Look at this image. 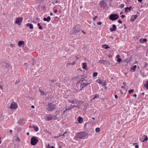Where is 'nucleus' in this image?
Listing matches in <instances>:
<instances>
[{
  "instance_id": "f257e3e1",
  "label": "nucleus",
  "mask_w": 148,
  "mask_h": 148,
  "mask_svg": "<svg viewBox=\"0 0 148 148\" xmlns=\"http://www.w3.org/2000/svg\"><path fill=\"white\" fill-rule=\"evenodd\" d=\"M79 76L81 77H80V79L77 82L76 84V86L78 90H82L83 88L86 86H87L90 83L87 82L84 79V78L86 77H82V76L81 75Z\"/></svg>"
},
{
  "instance_id": "f03ea898",
  "label": "nucleus",
  "mask_w": 148,
  "mask_h": 148,
  "mask_svg": "<svg viewBox=\"0 0 148 148\" xmlns=\"http://www.w3.org/2000/svg\"><path fill=\"white\" fill-rule=\"evenodd\" d=\"M87 134L84 132H78L76 133L74 139L76 140H78L79 139L84 138L87 136Z\"/></svg>"
},
{
  "instance_id": "7ed1b4c3",
  "label": "nucleus",
  "mask_w": 148,
  "mask_h": 148,
  "mask_svg": "<svg viewBox=\"0 0 148 148\" xmlns=\"http://www.w3.org/2000/svg\"><path fill=\"white\" fill-rule=\"evenodd\" d=\"M80 27L81 26L79 25H76L73 28V34L74 35H78L79 33L81 31Z\"/></svg>"
},
{
  "instance_id": "20e7f679",
  "label": "nucleus",
  "mask_w": 148,
  "mask_h": 148,
  "mask_svg": "<svg viewBox=\"0 0 148 148\" xmlns=\"http://www.w3.org/2000/svg\"><path fill=\"white\" fill-rule=\"evenodd\" d=\"M56 106L52 103H50L48 104L46 106V109L49 111H52L56 108Z\"/></svg>"
},
{
  "instance_id": "39448f33",
  "label": "nucleus",
  "mask_w": 148,
  "mask_h": 148,
  "mask_svg": "<svg viewBox=\"0 0 148 148\" xmlns=\"http://www.w3.org/2000/svg\"><path fill=\"white\" fill-rule=\"evenodd\" d=\"M38 141V140L36 137H33L31 138V144L33 145H35L36 144Z\"/></svg>"
},
{
  "instance_id": "423d86ee",
  "label": "nucleus",
  "mask_w": 148,
  "mask_h": 148,
  "mask_svg": "<svg viewBox=\"0 0 148 148\" xmlns=\"http://www.w3.org/2000/svg\"><path fill=\"white\" fill-rule=\"evenodd\" d=\"M17 107V104L15 102H13L11 103L9 108L11 109H16Z\"/></svg>"
},
{
  "instance_id": "0eeeda50",
  "label": "nucleus",
  "mask_w": 148,
  "mask_h": 148,
  "mask_svg": "<svg viewBox=\"0 0 148 148\" xmlns=\"http://www.w3.org/2000/svg\"><path fill=\"white\" fill-rule=\"evenodd\" d=\"M68 101L71 103L75 104V106H78V100L77 99L73 100H68Z\"/></svg>"
},
{
  "instance_id": "6e6552de",
  "label": "nucleus",
  "mask_w": 148,
  "mask_h": 148,
  "mask_svg": "<svg viewBox=\"0 0 148 148\" xmlns=\"http://www.w3.org/2000/svg\"><path fill=\"white\" fill-rule=\"evenodd\" d=\"M119 16L117 14H112L110 16L109 18H118Z\"/></svg>"
},
{
  "instance_id": "1a4fd4ad",
  "label": "nucleus",
  "mask_w": 148,
  "mask_h": 148,
  "mask_svg": "<svg viewBox=\"0 0 148 148\" xmlns=\"http://www.w3.org/2000/svg\"><path fill=\"white\" fill-rule=\"evenodd\" d=\"M140 139L141 141L144 142L148 140V138L147 136L144 135L140 137Z\"/></svg>"
},
{
  "instance_id": "9d476101",
  "label": "nucleus",
  "mask_w": 148,
  "mask_h": 148,
  "mask_svg": "<svg viewBox=\"0 0 148 148\" xmlns=\"http://www.w3.org/2000/svg\"><path fill=\"white\" fill-rule=\"evenodd\" d=\"M53 117L52 115L50 114H48L45 117V120L47 121L51 120Z\"/></svg>"
},
{
  "instance_id": "9b49d317",
  "label": "nucleus",
  "mask_w": 148,
  "mask_h": 148,
  "mask_svg": "<svg viewBox=\"0 0 148 148\" xmlns=\"http://www.w3.org/2000/svg\"><path fill=\"white\" fill-rule=\"evenodd\" d=\"M100 4L101 7L103 8L106 7V4L104 1H102L100 2Z\"/></svg>"
},
{
  "instance_id": "f8f14e48",
  "label": "nucleus",
  "mask_w": 148,
  "mask_h": 148,
  "mask_svg": "<svg viewBox=\"0 0 148 148\" xmlns=\"http://www.w3.org/2000/svg\"><path fill=\"white\" fill-rule=\"evenodd\" d=\"M99 62L103 64H107L108 63L109 64H110L109 62L105 60H99Z\"/></svg>"
},
{
  "instance_id": "ddd939ff",
  "label": "nucleus",
  "mask_w": 148,
  "mask_h": 148,
  "mask_svg": "<svg viewBox=\"0 0 148 148\" xmlns=\"http://www.w3.org/2000/svg\"><path fill=\"white\" fill-rule=\"evenodd\" d=\"M23 19H16V21L15 22V23L18 24L19 25H21V23Z\"/></svg>"
},
{
  "instance_id": "4468645a",
  "label": "nucleus",
  "mask_w": 148,
  "mask_h": 148,
  "mask_svg": "<svg viewBox=\"0 0 148 148\" xmlns=\"http://www.w3.org/2000/svg\"><path fill=\"white\" fill-rule=\"evenodd\" d=\"M2 66L3 67H5L6 68H8L9 67V65L6 62H4L2 63Z\"/></svg>"
},
{
  "instance_id": "2eb2a0df",
  "label": "nucleus",
  "mask_w": 148,
  "mask_h": 148,
  "mask_svg": "<svg viewBox=\"0 0 148 148\" xmlns=\"http://www.w3.org/2000/svg\"><path fill=\"white\" fill-rule=\"evenodd\" d=\"M110 30L111 32H114L116 30V27L115 25L114 24L112 25V28H110Z\"/></svg>"
},
{
  "instance_id": "dca6fc26",
  "label": "nucleus",
  "mask_w": 148,
  "mask_h": 148,
  "mask_svg": "<svg viewBox=\"0 0 148 148\" xmlns=\"http://www.w3.org/2000/svg\"><path fill=\"white\" fill-rule=\"evenodd\" d=\"M24 43L25 42L24 41H20L18 42V45L19 46L21 47L22 45H24Z\"/></svg>"
},
{
  "instance_id": "f3484780",
  "label": "nucleus",
  "mask_w": 148,
  "mask_h": 148,
  "mask_svg": "<svg viewBox=\"0 0 148 148\" xmlns=\"http://www.w3.org/2000/svg\"><path fill=\"white\" fill-rule=\"evenodd\" d=\"M27 27H29L30 29H33V26L32 24L31 23H28L27 24Z\"/></svg>"
},
{
  "instance_id": "a211bd4d",
  "label": "nucleus",
  "mask_w": 148,
  "mask_h": 148,
  "mask_svg": "<svg viewBox=\"0 0 148 148\" xmlns=\"http://www.w3.org/2000/svg\"><path fill=\"white\" fill-rule=\"evenodd\" d=\"M79 123H81L83 121V119L80 116L77 119Z\"/></svg>"
},
{
  "instance_id": "6ab92c4d",
  "label": "nucleus",
  "mask_w": 148,
  "mask_h": 148,
  "mask_svg": "<svg viewBox=\"0 0 148 148\" xmlns=\"http://www.w3.org/2000/svg\"><path fill=\"white\" fill-rule=\"evenodd\" d=\"M132 8V7L131 6H130L129 7H126L125 8V12H127L128 11V10H129V11H130L131 10Z\"/></svg>"
},
{
  "instance_id": "aec40b11",
  "label": "nucleus",
  "mask_w": 148,
  "mask_h": 148,
  "mask_svg": "<svg viewBox=\"0 0 148 148\" xmlns=\"http://www.w3.org/2000/svg\"><path fill=\"white\" fill-rule=\"evenodd\" d=\"M147 41V39L146 38H144V39L141 38L140 40V42L142 43H143L144 42H146Z\"/></svg>"
},
{
  "instance_id": "412c9836",
  "label": "nucleus",
  "mask_w": 148,
  "mask_h": 148,
  "mask_svg": "<svg viewBox=\"0 0 148 148\" xmlns=\"http://www.w3.org/2000/svg\"><path fill=\"white\" fill-rule=\"evenodd\" d=\"M103 48L105 49H107L110 48V47L109 46H108L106 45H103Z\"/></svg>"
},
{
  "instance_id": "4be33fe9",
  "label": "nucleus",
  "mask_w": 148,
  "mask_h": 148,
  "mask_svg": "<svg viewBox=\"0 0 148 148\" xmlns=\"http://www.w3.org/2000/svg\"><path fill=\"white\" fill-rule=\"evenodd\" d=\"M144 86L145 87L146 89H148V81L146 82V84H145Z\"/></svg>"
},
{
  "instance_id": "5701e85b",
  "label": "nucleus",
  "mask_w": 148,
  "mask_h": 148,
  "mask_svg": "<svg viewBox=\"0 0 148 148\" xmlns=\"http://www.w3.org/2000/svg\"><path fill=\"white\" fill-rule=\"evenodd\" d=\"M33 128L34 129V130L35 131H38V128L35 126H33Z\"/></svg>"
},
{
  "instance_id": "b1692460",
  "label": "nucleus",
  "mask_w": 148,
  "mask_h": 148,
  "mask_svg": "<svg viewBox=\"0 0 148 148\" xmlns=\"http://www.w3.org/2000/svg\"><path fill=\"white\" fill-rule=\"evenodd\" d=\"M83 68L84 69H85L86 67L87 66V64L86 63L84 62L83 63Z\"/></svg>"
},
{
  "instance_id": "393cba45",
  "label": "nucleus",
  "mask_w": 148,
  "mask_h": 148,
  "mask_svg": "<svg viewBox=\"0 0 148 148\" xmlns=\"http://www.w3.org/2000/svg\"><path fill=\"white\" fill-rule=\"evenodd\" d=\"M138 15L136 14L135 15H133L132 16L131 18H136L138 17Z\"/></svg>"
},
{
  "instance_id": "a878e982",
  "label": "nucleus",
  "mask_w": 148,
  "mask_h": 148,
  "mask_svg": "<svg viewBox=\"0 0 148 148\" xmlns=\"http://www.w3.org/2000/svg\"><path fill=\"white\" fill-rule=\"evenodd\" d=\"M37 25L38 27V28L39 29H42V27L40 25V24L39 23H38L37 24Z\"/></svg>"
},
{
  "instance_id": "bb28decb",
  "label": "nucleus",
  "mask_w": 148,
  "mask_h": 148,
  "mask_svg": "<svg viewBox=\"0 0 148 148\" xmlns=\"http://www.w3.org/2000/svg\"><path fill=\"white\" fill-rule=\"evenodd\" d=\"M136 65H134L132 67V69H133V71H135V69L136 68Z\"/></svg>"
},
{
  "instance_id": "cd10ccee",
  "label": "nucleus",
  "mask_w": 148,
  "mask_h": 148,
  "mask_svg": "<svg viewBox=\"0 0 148 148\" xmlns=\"http://www.w3.org/2000/svg\"><path fill=\"white\" fill-rule=\"evenodd\" d=\"M100 131V129L99 127H97L95 129V131L97 132H99Z\"/></svg>"
},
{
  "instance_id": "c85d7f7f",
  "label": "nucleus",
  "mask_w": 148,
  "mask_h": 148,
  "mask_svg": "<svg viewBox=\"0 0 148 148\" xmlns=\"http://www.w3.org/2000/svg\"><path fill=\"white\" fill-rule=\"evenodd\" d=\"M97 74L98 73L97 72H94L93 73V77H95L97 76Z\"/></svg>"
},
{
  "instance_id": "c756f323",
  "label": "nucleus",
  "mask_w": 148,
  "mask_h": 148,
  "mask_svg": "<svg viewBox=\"0 0 148 148\" xmlns=\"http://www.w3.org/2000/svg\"><path fill=\"white\" fill-rule=\"evenodd\" d=\"M73 106H72L71 107H69L68 108H66V110H71L73 108Z\"/></svg>"
},
{
  "instance_id": "7c9ffc66",
  "label": "nucleus",
  "mask_w": 148,
  "mask_h": 148,
  "mask_svg": "<svg viewBox=\"0 0 148 148\" xmlns=\"http://www.w3.org/2000/svg\"><path fill=\"white\" fill-rule=\"evenodd\" d=\"M134 91V90L133 89H131L130 90H128V92L129 94H131V93L132 92H133Z\"/></svg>"
},
{
  "instance_id": "2f4dec72",
  "label": "nucleus",
  "mask_w": 148,
  "mask_h": 148,
  "mask_svg": "<svg viewBox=\"0 0 148 148\" xmlns=\"http://www.w3.org/2000/svg\"><path fill=\"white\" fill-rule=\"evenodd\" d=\"M97 82L99 83L100 84H101L103 83V82L102 80H98L97 81Z\"/></svg>"
},
{
  "instance_id": "473e14b6",
  "label": "nucleus",
  "mask_w": 148,
  "mask_h": 148,
  "mask_svg": "<svg viewBox=\"0 0 148 148\" xmlns=\"http://www.w3.org/2000/svg\"><path fill=\"white\" fill-rule=\"evenodd\" d=\"M122 60V59L121 58H118L117 59V61L118 62H121Z\"/></svg>"
},
{
  "instance_id": "72a5a7b5",
  "label": "nucleus",
  "mask_w": 148,
  "mask_h": 148,
  "mask_svg": "<svg viewBox=\"0 0 148 148\" xmlns=\"http://www.w3.org/2000/svg\"><path fill=\"white\" fill-rule=\"evenodd\" d=\"M40 92L41 93V95H45V93L44 92H43V91H41V90H40Z\"/></svg>"
},
{
  "instance_id": "f704fd0d",
  "label": "nucleus",
  "mask_w": 148,
  "mask_h": 148,
  "mask_svg": "<svg viewBox=\"0 0 148 148\" xmlns=\"http://www.w3.org/2000/svg\"><path fill=\"white\" fill-rule=\"evenodd\" d=\"M45 21H47V22H49L51 19H43Z\"/></svg>"
},
{
  "instance_id": "c9c22d12",
  "label": "nucleus",
  "mask_w": 148,
  "mask_h": 148,
  "mask_svg": "<svg viewBox=\"0 0 148 148\" xmlns=\"http://www.w3.org/2000/svg\"><path fill=\"white\" fill-rule=\"evenodd\" d=\"M19 82V81H16L15 83V84H17Z\"/></svg>"
},
{
  "instance_id": "e433bc0d",
  "label": "nucleus",
  "mask_w": 148,
  "mask_h": 148,
  "mask_svg": "<svg viewBox=\"0 0 148 148\" xmlns=\"http://www.w3.org/2000/svg\"><path fill=\"white\" fill-rule=\"evenodd\" d=\"M124 4H121V5H120V6L121 7V8H123L124 7Z\"/></svg>"
},
{
  "instance_id": "4c0bfd02",
  "label": "nucleus",
  "mask_w": 148,
  "mask_h": 148,
  "mask_svg": "<svg viewBox=\"0 0 148 148\" xmlns=\"http://www.w3.org/2000/svg\"><path fill=\"white\" fill-rule=\"evenodd\" d=\"M66 133V132H65V133L63 134H59V136H65L64 135Z\"/></svg>"
},
{
  "instance_id": "58836bf2",
  "label": "nucleus",
  "mask_w": 148,
  "mask_h": 148,
  "mask_svg": "<svg viewBox=\"0 0 148 148\" xmlns=\"http://www.w3.org/2000/svg\"><path fill=\"white\" fill-rule=\"evenodd\" d=\"M103 84H102V86H104L106 85V82H104L103 83Z\"/></svg>"
},
{
  "instance_id": "ea45409f",
  "label": "nucleus",
  "mask_w": 148,
  "mask_h": 148,
  "mask_svg": "<svg viewBox=\"0 0 148 148\" xmlns=\"http://www.w3.org/2000/svg\"><path fill=\"white\" fill-rule=\"evenodd\" d=\"M101 22H99L98 23H97V24L98 25H100L101 24Z\"/></svg>"
},
{
  "instance_id": "a19ab883",
  "label": "nucleus",
  "mask_w": 148,
  "mask_h": 148,
  "mask_svg": "<svg viewBox=\"0 0 148 148\" xmlns=\"http://www.w3.org/2000/svg\"><path fill=\"white\" fill-rule=\"evenodd\" d=\"M50 148V146L49 144H48L47 145L46 148Z\"/></svg>"
},
{
  "instance_id": "79ce46f5",
  "label": "nucleus",
  "mask_w": 148,
  "mask_h": 148,
  "mask_svg": "<svg viewBox=\"0 0 148 148\" xmlns=\"http://www.w3.org/2000/svg\"><path fill=\"white\" fill-rule=\"evenodd\" d=\"M125 15H122L121 16V17L122 18H124L125 17Z\"/></svg>"
},
{
  "instance_id": "37998d69",
  "label": "nucleus",
  "mask_w": 148,
  "mask_h": 148,
  "mask_svg": "<svg viewBox=\"0 0 148 148\" xmlns=\"http://www.w3.org/2000/svg\"><path fill=\"white\" fill-rule=\"evenodd\" d=\"M55 3H60V1H59L56 0V1Z\"/></svg>"
},
{
  "instance_id": "c03bdc74",
  "label": "nucleus",
  "mask_w": 148,
  "mask_h": 148,
  "mask_svg": "<svg viewBox=\"0 0 148 148\" xmlns=\"http://www.w3.org/2000/svg\"><path fill=\"white\" fill-rule=\"evenodd\" d=\"M135 19H130V21L131 22H133L134 21Z\"/></svg>"
},
{
  "instance_id": "a18cd8bd",
  "label": "nucleus",
  "mask_w": 148,
  "mask_h": 148,
  "mask_svg": "<svg viewBox=\"0 0 148 148\" xmlns=\"http://www.w3.org/2000/svg\"><path fill=\"white\" fill-rule=\"evenodd\" d=\"M119 57H120V56H119V55H117L116 56V58H119Z\"/></svg>"
},
{
  "instance_id": "49530a36",
  "label": "nucleus",
  "mask_w": 148,
  "mask_h": 148,
  "mask_svg": "<svg viewBox=\"0 0 148 148\" xmlns=\"http://www.w3.org/2000/svg\"><path fill=\"white\" fill-rule=\"evenodd\" d=\"M16 140H17L18 141H19L20 139L18 137H16Z\"/></svg>"
},
{
  "instance_id": "de8ad7c7",
  "label": "nucleus",
  "mask_w": 148,
  "mask_h": 148,
  "mask_svg": "<svg viewBox=\"0 0 148 148\" xmlns=\"http://www.w3.org/2000/svg\"><path fill=\"white\" fill-rule=\"evenodd\" d=\"M53 116H55V117L54 118V120H56L57 119V117H56V115L55 116L54 115Z\"/></svg>"
},
{
  "instance_id": "09e8293b",
  "label": "nucleus",
  "mask_w": 148,
  "mask_h": 148,
  "mask_svg": "<svg viewBox=\"0 0 148 148\" xmlns=\"http://www.w3.org/2000/svg\"><path fill=\"white\" fill-rule=\"evenodd\" d=\"M118 22L120 23H122V21L120 20H119L118 21Z\"/></svg>"
},
{
  "instance_id": "8fccbe9b",
  "label": "nucleus",
  "mask_w": 148,
  "mask_h": 148,
  "mask_svg": "<svg viewBox=\"0 0 148 148\" xmlns=\"http://www.w3.org/2000/svg\"><path fill=\"white\" fill-rule=\"evenodd\" d=\"M139 147V146L138 145H135V147L136 148H138Z\"/></svg>"
},
{
  "instance_id": "3c124183",
  "label": "nucleus",
  "mask_w": 148,
  "mask_h": 148,
  "mask_svg": "<svg viewBox=\"0 0 148 148\" xmlns=\"http://www.w3.org/2000/svg\"><path fill=\"white\" fill-rule=\"evenodd\" d=\"M14 46V45H13V44H11L10 45V46L11 47H13V46Z\"/></svg>"
},
{
  "instance_id": "603ef678",
  "label": "nucleus",
  "mask_w": 148,
  "mask_h": 148,
  "mask_svg": "<svg viewBox=\"0 0 148 148\" xmlns=\"http://www.w3.org/2000/svg\"><path fill=\"white\" fill-rule=\"evenodd\" d=\"M32 62H33V63H32V64H32V65H34V60H32Z\"/></svg>"
},
{
  "instance_id": "864d4df0",
  "label": "nucleus",
  "mask_w": 148,
  "mask_h": 148,
  "mask_svg": "<svg viewBox=\"0 0 148 148\" xmlns=\"http://www.w3.org/2000/svg\"><path fill=\"white\" fill-rule=\"evenodd\" d=\"M115 97L116 99H117L118 98V96H117V95H115Z\"/></svg>"
},
{
  "instance_id": "5fc2aeb1",
  "label": "nucleus",
  "mask_w": 148,
  "mask_h": 148,
  "mask_svg": "<svg viewBox=\"0 0 148 148\" xmlns=\"http://www.w3.org/2000/svg\"><path fill=\"white\" fill-rule=\"evenodd\" d=\"M57 12V10H54V12L55 13H56Z\"/></svg>"
},
{
  "instance_id": "6e6d98bb",
  "label": "nucleus",
  "mask_w": 148,
  "mask_h": 148,
  "mask_svg": "<svg viewBox=\"0 0 148 148\" xmlns=\"http://www.w3.org/2000/svg\"><path fill=\"white\" fill-rule=\"evenodd\" d=\"M108 56L109 58H110L111 57V56L110 55H109Z\"/></svg>"
},
{
  "instance_id": "4d7b16f0",
  "label": "nucleus",
  "mask_w": 148,
  "mask_h": 148,
  "mask_svg": "<svg viewBox=\"0 0 148 148\" xmlns=\"http://www.w3.org/2000/svg\"><path fill=\"white\" fill-rule=\"evenodd\" d=\"M9 132L10 133H11L12 132V130H10Z\"/></svg>"
},
{
  "instance_id": "13d9d810",
  "label": "nucleus",
  "mask_w": 148,
  "mask_h": 148,
  "mask_svg": "<svg viewBox=\"0 0 148 148\" xmlns=\"http://www.w3.org/2000/svg\"><path fill=\"white\" fill-rule=\"evenodd\" d=\"M133 96L134 97H136L137 96H136V94H135L133 95Z\"/></svg>"
},
{
  "instance_id": "bf43d9fd",
  "label": "nucleus",
  "mask_w": 148,
  "mask_h": 148,
  "mask_svg": "<svg viewBox=\"0 0 148 148\" xmlns=\"http://www.w3.org/2000/svg\"><path fill=\"white\" fill-rule=\"evenodd\" d=\"M0 89H1L2 90L3 89L2 87V86L0 85Z\"/></svg>"
},
{
  "instance_id": "052dcab7",
  "label": "nucleus",
  "mask_w": 148,
  "mask_h": 148,
  "mask_svg": "<svg viewBox=\"0 0 148 148\" xmlns=\"http://www.w3.org/2000/svg\"><path fill=\"white\" fill-rule=\"evenodd\" d=\"M138 1L140 2H141L142 1V0H137Z\"/></svg>"
},
{
  "instance_id": "680f3d73",
  "label": "nucleus",
  "mask_w": 148,
  "mask_h": 148,
  "mask_svg": "<svg viewBox=\"0 0 148 148\" xmlns=\"http://www.w3.org/2000/svg\"><path fill=\"white\" fill-rule=\"evenodd\" d=\"M75 62H73L71 64V63L70 64H71L72 65H73L75 64Z\"/></svg>"
},
{
  "instance_id": "e2e57ef3",
  "label": "nucleus",
  "mask_w": 148,
  "mask_h": 148,
  "mask_svg": "<svg viewBox=\"0 0 148 148\" xmlns=\"http://www.w3.org/2000/svg\"><path fill=\"white\" fill-rule=\"evenodd\" d=\"M97 18V16H95L93 18Z\"/></svg>"
},
{
  "instance_id": "0e129e2a",
  "label": "nucleus",
  "mask_w": 148,
  "mask_h": 148,
  "mask_svg": "<svg viewBox=\"0 0 148 148\" xmlns=\"http://www.w3.org/2000/svg\"><path fill=\"white\" fill-rule=\"evenodd\" d=\"M81 31L82 32H83V33H84V34H86V33H85L83 31V30H81Z\"/></svg>"
},
{
  "instance_id": "69168bd1",
  "label": "nucleus",
  "mask_w": 148,
  "mask_h": 148,
  "mask_svg": "<svg viewBox=\"0 0 148 148\" xmlns=\"http://www.w3.org/2000/svg\"><path fill=\"white\" fill-rule=\"evenodd\" d=\"M31 108H34V106L33 105H32L31 106Z\"/></svg>"
},
{
  "instance_id": "338daca9",
  "label": "nucleus",
  "mask_w": 148,
  "mask_h": 148,
  "mask_svg": "<svg viewBox=\"0 0 148 148\" xmlns=\"http://www.w3.org/2000/svg\"><path fill=\"white\" fill-rule=\"evenodd\" d=\"M140 14L139 13L137 12L136 15H138V16H139V15Z\"/></svg>"
},
{
  "instance_id": "774afa93",
  "label": "nucleus",
  "mask_w": 148,
  "mask_h": 148,
  "mask_svg": "<svg viewBox=\"0 0 148 148\" xmlns=\"http://www.w3.org/2000/svg\"><path fill=\"white\" fill-rule=\"evenodd\" d=\"M50 148H54V146H52Z\"/></svg>"
}]
</instances>
